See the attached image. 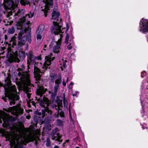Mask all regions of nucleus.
<instances>
[{
    "label": "nucleus",
    "instance_id": "f257e3e1",
    "mask_svg": "<svg viewBox=\"0 0 148 148\" xmlns=\"http://www.w3.org/2000/svg\"><path fill=\"white\" fill-rule=\"evenodd\" d=\"M3 122L4 127L9 128V131L0 129V135L5 136L7 140H9L11 148H23V145L33 140L32 136L27 134L28 130L22 126H10L11 121L7 114L0 111V123Z\"/></svg>",
    "mask_w": 148,
    "mask_h": 148
},
{
    "label": "nucleus",
    "instance_id": "f03ea898",
    "mask_svg": "<svg viewBox=\"0 0 148 148\" xmlns=\"http://www.w3.org/2000/svg\"><path fill=\"white\" fill-rule=\"evenodd\" d=\"M30 15L29 14H27L25 15V16H24L22 19H20L18 22L17 23L16 25L18 29H21L20 32L18 36V41L17 44L16 40L15 34L14 36L12 37L10 42V43L8 44L6 42V46L8 44V53L7 55V58L8 61L10 62H18L19 61V59L17 56V52L16 51H14L13 49H16L23 45L27 40V37L25 36V34L26 33L27 30V28H29L30 23L27 21L28 18H31L33 17L35 13L34 11L32 13L30 12Z\"/></svg>",
    "mask_w": 148,
    "mask_h": 148
},
{
    "label": "nucleus",
    "instance_id": "7ed1b4c3",
    "mask_svg": "<svg viewBox=\"0 0 148 148\" xmlns=\"http://www.w3.org/2000/svg\"><path fill=\"white\" fill-rule=\"evenodd\" d=\"M3 86L5 90V97H2V99L5 101H6L7 100H9L11 105L14 104L15 101L18 100L19 97L15 86L12 85L11 83L10 76L8 75L5 79L4 86L0 82V87Z\"/></svg>",
    "mask_w": 148,
    "mask_h": 148
},
{
    "label": "nucleus",
    "instance_id": "20e7f679",
    "mask_svg": "<svg viewBox=\"0 0 148 148\" xmlns=\"http://www.w3.org/2000/svg\"><path fill=\"white\" fill-rule=\"evenodd\" d=\"M19 0H14V2L12 0H4L3 4L5 9L6 10H10V11L7 12H8L7 17L13 14V13H14V16H20L23 14L25 12V10L22 9L21 10H18L16 13L15 12V8L17 7L19 3ZM20 1L23 5L28 4L29 3L28 0H20Z\"/></svg>",
    "mask_w": 148,
    "mask_h": 148
},
{
    "label": "nucleus",
    "instance_id": "39448f33",
    "mask_svg": "<svg viewBox=\"0 0 148 148\" xmlns=\"http://www.w3.org/2000/svg\"><path fill=\"white\" fill-rule=\"evenodd\" d=\"M38 88L36 89V93L38 97H36L37 101L41 107H44V109L41 110L42 117H44L45 115H47V114L51 115L52 113L51 111L49 110L48 108L49 105V101L48 99L45 97H43L42 98H40V97H42V94L46 91L47 89H45L42 86H40L38 84Z\"/></svg>",
    "mask_w": 148,
    "mask_h": 148
},
{
    "label": "nucleus",
    "instance_id": "423d86ee",
    "mask_svg": "<svg viewBox=\"0 0 148 148\" xmlns=\"http://www.w3.org/2000/svg\"><path fill=\"white\" fill-rule=\"evenodd\" d=\"M60 13L56 9L54 8L52 14L51 19L54 21H53V25L51 28V31L52 34H56L60 32H66L69 29V27L67 25L66 28H63L62 27L61 19L59 18Z\"/></svg>",
    "mask_w": 148,
    "mask_h": 148
},
{
    "label": "nucleus",
    "instance_id": "0eeeda50",
    "mask_svg": "<svg viewBox=\"0 0 148 148\" xmlns=\"http://www.w3.org/2000/svg\"><path fill=\"white\" fill-rule=\"evenodd\" d=\"M27 57L28 70L29 68V65L34 64V77L37 81L39 80L42 73L40 71L39 69L36 66H39L41 62L40 61L41 60V58L40 56H34L32 51H29L27 54Z\"/></svg>",
    "mask_w": 148,
    "mask_h": 148
},
{
    "label": "nucleus",
    "instance_id": "6e6552de",
    "mask_svg": "<svg viewBox=\"0 0 148 148\" xmlns=\"http://www.w3.org/2000/svg\"><path fill=\"white\" fill-rule=\"evenodd\" d=\"M24 69V67L23 65L21 66V68H19L18 69V75L19 77V79L23 83L30 86V81L28 71L25 72Z\"/></svg>",
    "mask_w": 148,
    "mask_h": 148
},
{
    "label": "nucleus",
    "instance_id": "1a4fd4ad",
    "mask_svg": "<svg viewBox=\"0 0 148 148\" xmlns=\"http://www.w3.org/2000/svg\"><path fill=\"white\" fill-rule=\"evenodd\" d=\"M50 80L52 82H55L54 92L51 93V99L53 100L55 97L59 84L61 83V78L60 76H57L54 73L50 75Z\"/></svg>",
    "mask_w": 148,
    "mask_h": 148
},
{
    "label": "nucleus",
    "instance_id": "9d476101",
    "mask_svg": "<svg viewBox=\"0 0 148 148\" xmlns=\"http://www.w3.org/2000/svg\"><path fill=\"white\" fill-rule=\"evenodd\" d=\"M64 32H60L56 35L59 34L60 38L57 41H55L54 39H53L49 45L50 48H52L53 52L55 53H59L60 51V46L61 44V38L62 37V33ZM56 35V34H55Z\"/></svg>",
    "mask_w": 148,
    "mask_h": 148
},
{
    "label": "nucleus",
    "instance_id": "9b49d317",
    "mask_svg": "<svg viewBox=\"0 0 148 148\" xmlns=\"http://www.w3.org/2000/svg\"><path fill=\"white\" fill-rule=\"evenodd\" d=\"M53 4V0H44L41 2V6L39 10L46 16L47 12L49 10V8L52 7Z\"/></svg>",
    "mask_w": 148,
    "mask_h": 148
},
{
    "label": "nucleus",
    "instance_id": "f8f14e48",
    "mask_svg": "<svg viewBox=\"0 0 148 148\" xmlns=\"http://www.w3.org/2000/svg\"><path fill=\"white\" fill-rule=\"evenodd\" d=\"M5 110L7 112H11V114L17 116L22 114L23 111L20 104L8 109H5Z\"/></svg>",
    "mask_w": 148,
    "mask_h": 148
},
{
    "label": "nucleus",
    "instance_id": "ddd939ff",
    "mask_svg": "<svg viewBox=\"0 0 148 148\" xmlns=\"http://www.w3.org/2000/svg\"><path fill=\"white\" fill-rule=\"evenodd\" d=\"M139 30L142 33L146 34L148 32V19L143 18L139 23Z\"/></svg>",
    "mask_w": 148,
    "mask_h": 148
},
{
    "label": "nucleus",
    "instance_id": "4468645a",
    "mask_svg": "<svg viewBox=\"0 0 148 148\" xmlns=\"http://www.w3.org/2000/svg\"><path fill=\"white\" fill-rule=\"evenodd\" d=\"M58 131V129L57 128H56L53 129L51 132L49 134V136L52 139L55 140L59 142H61L62 140L60 139L61 136L59 133L57 132Z\"/></svg>",
    "mask_w": 148,
    "mask_h": 148
},
{
    "label": "nucleus",
    "instance_id": "2eb2a0df",
    "mask_svg": "<svg viewBox=\"0 0 148 148\" xmlns=\"http://www.w3.org/2000/svg\"><path fill=\"white\" fill-rule=\"evenodd\" d=\"M52 56V54L51 53L50 55L45 56V62L42 67L43 70H46L49 67L51 64V61L54 59L55 57Z\"/></svg>",
    "mask_w": 148,
    "mask_h": 148
},
{
    "label": "nucleus",
    "instance_id": "dca6fc26",
    "mask_svg": "<svg viewBox=\"0 0 148 148\" xmlns=\"http://www.w3.org/2000/svg\"><path fill=\"white\" fill-rule=\"evenodd\" d=\"M45 26L43 25H39L36 32V38L37 40H41L42 38L41 34Z\"/></svg>",
    "mask_w": 148,
    "mask_h": 148
},
{
    "label": "nucleus",
    "instance_id": "f3484780",
    "mask_svg": "<svg viewBox=\"0 0 148 148\" xmlns=\"http://www.w3.org/2000/svg\"><path fill=\"white\" fill-rule=\"evenodd\" d=\"M56 103L57 104H53L52 107L53 108H55L56 110H57L60 109V107L62 105V100L60 99H57L56 101Z\"/></svg>",
    "mask_w": 148,
    "mask_h": 148
},
{
    "label": "nucleus",
    "instance_id": "a211bd4d",
    "mask_svg": "<svg viewBox=\"0 0 148 148\" xmlns=\"http://www.w3.org/2000/svg\"><path fill=\"white\" fill-rule=\"evenodd\" d=\"M66 60H64L63 59L59 61L60 66L58 68L59 70L62 71L63 70V68L66 67Z\"/></svg>",
    "mask_w": 148,
    "mask_h": 148
},
{
    "label": "nucleus",
    "instance_id": "6ab92c4d",
    "mask_svg": "<svg viewBox=\"0 0 148 148\" xmlns=\"http://www.w3.org/2000/svg\"><path fill=\"white\" fill-rule=\"evenodd\" d=\"M18 56L20 58L23 59L24 58L25 56V54L22 49H20L18 52Z\"/></svg>",
    "mask_w": 148,
    "mask_h": 148
},
{
    "label": "nucleus",
    "instance_id": "aec40b11",
    "mask_svg": "<svg viewBox=\"0 0 148 148\" xmlns=\"http://www.w3.org/2000/svg\"><path fill=\"white\" fill-rule=\"evenodd\" d=\"M15 32V29L13 27L9 28L8 30V32L9 34H13Z\"/></svg>",
    "mask_w": 148,
    "mask_h": 148
},
{
    "label": "nucleus",
    "instance_id": "412c9836",
    "mask_svg": "<svg viewBox=\"0 0 148 148\" xmlns=\"http://www.w3.org/2000/svg\"><path fill=\"white\" fill-rule=\"evenodd\" d=\"M50 139L49 138H47V140L46 143V145L47 147H49L50 146L51 143H50Z\"/></svg>",
    "mask_w": 148,
    "mask_h": 148
},
{
    "label": "nucleus",
    "instance_id": "4be33fe9",
    "mask_svg": "<svg viewBox=\"0 0 148 148\" xmlns=\"http://www.w3.org/2000/svg\"><path fill=\"white\" fill-rule=\"evenodd\" d=\"M69 35L68 34H67L65 39V43L66 44H68L69 43Z\"/></svg>",
    "mask_w": 148,
    "mask_h": 148
},
{
    "label": "nucleus",
    "instance_id": "5701e85b",
    "mask_svg": "<svg viewBox=\"0 0 148 148\" xmlns=\"http://www.w3.org/2000/svg\"><path fill=\"white\" fill-rule=\"evenodd\" d=\"M79 92L77 91H73L72 95L73 97L76 96L77 95H78Z\"/></svg>",
    "mask_w": 148,
    "mask_h": 148
},
{
    "label": "nucleus",
    "instance_id": "b1692460",
    "mask_svg": "<svg viewBox=\"0 0 148 148\" xmlns=\"http://www.w3.org/2000/svg\"><path fill=\"white\" fill-rule=\"evenodd\" d=\"M74 44L73 43H71L67 46V48L69 50H70L72 49V47L73 46Z\"/></svg>",
    "mask_w": 148,
    "mask_h": 148
},
{
    "label": "nucleus",
    "instance_id": "393cba45",
    "mask_svg": "<svg viewBox=\"0 0 148 148\" xmlns=\"http://www.w3.org/2000/svg\"><path fill=\"white\" fill-rule=\"evenodd\" d=\"M57 122L58 125L60 126L62 125L63 122L62 121L59 119H58L57 120Z\"/></svg>",
    "mask_w": 148,
    "mask_h": 148
},
{
    "label": "nucleus",
    "instance_id": "a878e982",
    "mask_svg": "<svg viewBox=\"0 0 148 148\" xmlns=\"http://www.w3.org/2000/svg\"><path fill=\"white\" fill-rule=\"evenodd\" d=\"M147 73L145 71H143L141 73V77H144L146 76Z\"/></svg>",
    "mask_w": 148,
    "mask_h": 148
},
{
    "label": "nucleus",
    "instance_id": "bb28decb",
    "mask_svg": "<svg viewBox=\"0 0 148 148\" xmlns=\"http://www.w3.org/2000/svg\"><path fill=\"white\" fill-rule=\"evenodd\" d=\"M5 49V47L3 46V47H1L0 48V53H3V51L4 49Z\"/></svg>",
    "mask_w": 148,
    "mask_h": 148
},
{
    "label": "nucleus",
    "instance_id": "cd10ccee",
    "mask_svg": "<svg viewBox=\"0 0 148 148\" xmlns=\"http://www.w3.org/2000/svg\"><path fill=\"white\" fill-rule=\"evenodd\" d=\"M59 116V111H57V112L54 114V117L55 118H58Z\"/></svg>",
    "mask_w": 148,
    "mask_h": 148
},
{
    "label": "nucleus",
    "instance_id": "c85d7f7f",
    "mask_svg": "<svg viewBox=\"0 0 148 148\" xmlns=\"http://www.w3.org/2000/svg\"><path fill=\"white\" fill-rule=\"evenodd\" d=\"M60 115L61 117H63L64 116V112L62 111H61L60 112Z\"/></svg>",
    "mask_w": 148,
    "mask_h": 148
},
{
    "label": "nucleus",
    "instance_id": "c756f323",
    "mask_svg": "<svg viewBox=\"0 0 148 148\" xmlns=\"http://www.w3.org/2000/svg\"><path fill=\"white\" fill-rule=\"evenodd\" d=\"M141 106L143 108V107L144 106V104H143V101H141ZM144 112V110H143H143H142L141 111V112H142V113Z\"/></svg>",
    "mask_w": 148,
    "mask_h": 148
},
{
    "label": "nucleus",
    "instance_id": "7c9ffc66",
    "mask_svg": "<svg viewBox=\"0 0 148 148\" xmlns=\"http://www.w3.org/2000/svg\"><path fill=\"white\" fill-rule=\"evenodd\" d=\"M147 125L146 124H144V125H143L142 126V128L143 129H145V128H146V129H147V127H146V126Z\"/></svg>",
    "mask_w": 148,
    "mask_h": 148
},
{
    "label": "nucleus",
    "instance_id": "2f4dec72",
    "mask_svg": "<svg viewBox=\"0 0 148 148\" xmlns=\"http://www.w3.org/2000/svg\"><path fill=\"white\" fill-rule=\"evenodd\" d=\"M64 80L65 78L63 79V81L62 82V84L64 86H65L66 85V82Z\"/></svg>",
    "mask_w": 148,
    "mask_h": 148
},
{
    "label": "nucleus",
    "instance_id": "473e14b6",
    "mask_svg": "<svg viewBox=\"0 0 148 148\" xmlns=\"http://www.w3.org/2000/svg\"><path fill=\"white\" fill-rule=\"evenodd\" d=\"M35 113L36 114H37L38 115H40L41 113L40 112H39L38 111L36 110L35 111Z\"/></svg>",
    "mask_w": 148,
    "mask_h": 148
},
{
    "label": "nucleus",
    "instance_id": "72a5a7b5",
    "mask_svg": "<svg viewBox=\"0 0 148 148\" xmlns=\"http://www.w3.org/2000/svg\"><path fill=\"white\" fill-rule=\"evenodd\" d=\"M69 117L70 118V119L72 120V116H71V110L70 109H69Z\"/></svg>",
    "mask_w": 148,
    "mask_h": 148
},
{
    "label": "nucleus",
    "instance_id": "f704fd0d",
    "mask_svg": "<svg viewBox=\"0 0 148 148\" xmlns=\"http://www.w3.org/2000/svg\"><path fill=\"white\" fill-rule=\"evenodd\" d=\"M1 36L0 35V43H2L3 42V41L2 39H1Z\"/></svg>",
    "mask_w": 148,
    "mask_h": 148
},
{
    "label": "nucleus",
    "instance_id": "c9c22d12",
    "mask_svg": "<svg viewBox=\"0 0 148 148\" xmlns=\"http://www.w3.org/2000/svg\"><path fill=\"white\" fill-rule=\"evenodd\" d=\"M73 88V86H71L69 85L68 86V88L69 89H71Z\"/></svg>",
    "mask_w": 148,
    "mask_h": 148
},
{
    "label": "nucleus",
    "instance_id": "e433bc0d",
    "mask_svg": "<svg viewBox=\"0 0 148 148\" xmlns=\"http://www.w3.org/2000/svg\"><path fill=\"white\" fill-rule=\"evenodd\" d=\"M12 23H13L12 21H11L10 22H8L7 25H10L12 24Z\"/></svg>",
    "mask_w": 148,
    "mask_h": 148
},
{
    "label": "nucleus",
    "instance_id": "4c0bfd02",
    "mask_svg": "<svg viewBox=\"0 0 148 148\" xmlns=\"http://www.w3.org/2000/svg\"><path fill=\"white\" fill-rule=\"evenodd\" d=\"M73 82H71L70 83V85L73 86Z\"/></svg>",
    "mask_w": 148,
    "mask_h": 148
},
{
    "label": "nucleus",
    "instance_id": "58836bf2",
    "mask_svg": "<svg viewBox=\"0 0 148 148\" xmlns=\"http://www.w3.org/2000/svg\"><path fill=\"white\" fill-rule=\"evenodd\" d=\"M7 38L8 37H7V36L6 35H5V40H6L7 39Z\"/></svg>",
    "mask_w": 148,
    "mask_h": 148
},
{
    "label": "nucleus",
    "instance_id": "ea45409f",
    "mask_svg": "<svg viewBox=\"0 0 148 148\" xmlns=\"http://www.w3.org/2000/svg\"><path fill=\"white\" fill-rule=\"evenodd\" d=\"M26 118L28 119H29L30 118V116H27L26 117Z\"/></svg>",
    "mask_w": 148,
    "mask_h": 148
},
{
    "label": "nucleus",
    "instance_id": "a19ab883",
    "mask_svg": "<svg viewBox=\"0 0 148 148\" xmlns=\"http://www.w3.org/2000/svg\"><path fill=\"white\" fill-rule=\"evenodd\" d=\"M27 96L28 97V98L29 99L30 97V95L28 94H27Z\"/></svg>",
    "mask_w": 148,
    "mask_h": 148
},
{
    "label": "nucleus",
    "instance_id": "79ce46f5",
    "mask_svg": "<svg viewBox=\"0 0 148 148\" xmlns=\"http://www.w3.org/2000/svg\"><path fill=\"white\" fill-rule=\"evenodd\" d=\"M2 17H1L0 18V23H1V21L2 20Z\"/></svg>",
    "mask_w": 148,
    "mask_h": 148
},
{
    "label": "nucleus",
    "instance_id": "37998d69",
    "mask_svg": "<svg viewBox=\"0 0 148 148\" xmlns=\"http://www.w3.org/2000/svg\"><path fill=\"white\" fill-rule=\"evenodd\" d=\"M54 148H59V147L58 146H56L54 147Z\"/></svg>",
    "mask_w": 148,
    "mask_h": 148
},
{
    "label": "nucleus",
    "instance_id": "c03bdc74",
    "mask_svg": "<svg viewBox=\"0 0 148 148\" xmlns=\"http://www.w3.org/2000/svg\"><path fill=\"white\" fill-rule=\"evenodd\" d=\"M68 80H69V78L68 77H67L66 78V82H68Z\"/></svg>",
    "mask_w": 148,
    "mask_h": 148
},
{
    "label": "nucleus",
    "instance_id": "a18cd8bd",
    "mask_svg": "<svg viewBox=\"0 0 148 148\" xmlns=\"http://www.w3.org/2000/svg\"><path fill=\"white\" fill-rule=\"evenodd\" d=\"M69 141V140H66V143H68Z\"/></svg>",
    "mask_w": 148,
    "mask_h": 148
},
{
    "label": "nucleus",
    "instance_id": "49530a36",
    "mask_svg": "<svg viewBox=\"0 0 148 148\" xmlns=\"http://www.w3.org/2000/svg\"><path fill=\"white\" fill-rule=\"evenodd\" d=\"M46 45H44V48H46Z\"/></svg>",
    "mask_w": 148,
    "mask_h": 148
},
{
    "label": "nucleus",
    "instance_id": "de8ad7c7",
    "mask_svg": "<svg viewBox=\"0 0 148 148\" xmlns=\"http://www.w3.org/2000/svg\"><path fill=\"white\" fill-rule=\"evenodd\" d=\"M75 148H79V147H77Z\"/></svg>",
    "mask_w": 148,
    "mask_h": 148
},
{
    "label": "nucleus",
    "instance_id": "09e8293b",
    "mask_svg": "<svg viewBox=\"0 0 148 148\" xmlns=\"http://www.w3.org/2000/svg\"><path fill=\"white\" fill-rule=\"evenodd\" d=\"M65 102V100H64L63 101V102H64H64Z\"/></svg>",
    "mask_w": 148,
    "mask_h": 148
},
{
    "label": "nucleus",
    "instance_id": "8fccbe9b",
    "mask_svg": "<svg viewBox=\"0 0 148 148\" xmlns=\"http://www.w3.org/2000/svg\"><path fill=\"white\" fill-rule=\"evenodd\" d=\"M147 83L148 82V81H147Z\"/></svg>",
    "mask_w": 148,
    "mask_h": 148
}]
</instances>
